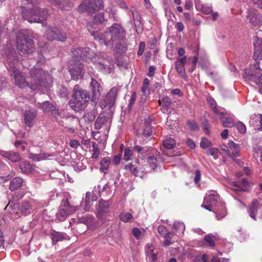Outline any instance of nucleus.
Wrapping results in <instances>:
<instances>
[{
  "label": "nucleus",
  "instance_id": "obj_1",
  "mask_svg": "<svg viewBox=\"0 0 262 262\" xmlns=\"http://www.w3.org/2000/svg\"><path fill=\"white\" fill-rule=\"evenodd\" d=\"M3 55L6 58L5 64L7 69L11 70L13 73L15 83L19 87L25 88L29 86L34 91H39L51 86L52 77L48 72L36 67L31 69L30 77L27 81L26 80L25 78L16 68L18 61L14 49L6 50Z\"/></svg>",
  "mask_w": 262,
  "mask_h": 262
},
{
  "label": "nucleus",
  "instance_id": "obj_2",
  "mask_svg": "<svg viewBox=\"0 0 262 262\" xmlns=\"http://www.w3.org/2000/svg\"><path fill=\"white\" fill-rule=\"evenodd\" d=\"M26 4L28 9L21 8L23 17L30 23H41L46 20L48 16V13L46 9H40L38 7L36 0H26Z\"/></svg>",
  "mask_w": 262,
  "mask_h": 262
},
{
  "label": "nucleus",
  "instance_id": "obj_3",
  "mask_svg": "<svg viewBox=\"0 0 262 262\" xmlns=\"http://www.w3.org/2000/svg\"><path fill=\"white\" fill-rule=\"evenodd\" d=\"M16 44L20 55L23 56L31 54L35 50L32 39L25 31H20L18 32Z\"/></svg>",
  "mask_w": 262,
  "mask_h": 262
},
{
  "label": "nucleus",
  "instance_id": "obj_4",
  "mask_svg": "<svg viewBox=\"0 0 262 262\" xmlns=\"http://www.w3.org/2000/svg\"><path fill=\"white\" fill-rule=\"evenodd\" d=\"M103 8L102 0H82L78 7V11L81 13L93 14Z\"/></svg>",
  "mask_w": 262,
  "mask_h": 262
},
{
  "label": "nucleus",
  "instance_id": "obj_5",
  "mask_svg": "<svg viewBox=\"0 0 262 262\" xmlns=\"http://www.w3.org/2000/svg\"><path fill=\"white\" fill-rule=\"evenodd\" d=\"M115 24H113L109 28L108 30L104 33L98 31L92 32V35L94 36L96 40H98L100 44H104L106 46H113L115 36Z\"/></svg>",
  "mask_w": 262,
  "mask_h": 262
},
{
  "label": "nucleus",
  "instance_id": "obj_6",
  "mask_svg": "<svg viewBox=\"0 0 262 262\" xmlns=\"http://www.w3.org/2000/svg\"><path fill=\"white\" fill-rule=\"evenodd\" d=\"M243 78L250 84L258 85L262 82V72L257 69H245Z\"/></svg>",
  "mask_w": 262,
  "mask_h": 262
},
{
  "label": "nucleus",
  "instance_id": "obj_7",
  "mask_svg": "<svg viewBox=\"0 0 262 262\" xmlns=\"http://www.w3.org/2000/svg\"><path fill=\"white\" fill-rule=\"evenodd\" d=\"M77 209V206H72L67 200H64L56 213V219L60 222L64 221L69 215L75 212Z\"/></svg>",
  "mask_w": 262,
  "mask_h": 262
},
{
  "label": "nucleus",
  "instance_id": "obj_8",
  "mask_svg": "<svg viewBox=\"0 0 262 262\" xmlns=\"http://www.w3.org/2000/svg\"><path fill=\"white\" fill-rule=\"evenodd\" d=\"M74 62H80L84 57L92 58L94 54L93 51L89 48H77L72 51Z\"/></svg>",
  "mask_w": 262,
  "mask_h": 262
},
{
  "label": "nucleus",
  "instance_id": "obj_9",
  "mask_svg": "<svg viewBox=\"0 0 262 262\" xmlns=\"http://www.w3.org/2000/svg\"><path fill=\"white\" fill-rule=\"evenodd\" d=\"M83 64L81 62L71 61L69 66V71L73 80H78L83 76Z\"/></svg>",
  "mask_w": 262,
  "mask_h": 262
},
{
  "label": "nucleus",
  "instance_id": "obj_10",
  "mask_svg": "<svg viewBox=\"0 0 262 262\" xmlns=\"http://www.w3.org/2000/svg\"><path fill=\"white\" fill-rule=\"evenodd\" d=\"M219 199V196L215 191L209 192L204 197L202 207L211 211V208L216 204Z\"/></svg>",
  "mask_w": 262,
  "mask_h": 262
},
{
  "label": "nucleus",
  "instance_id": "obj_11",
  "mask_svg": "<svg viewBox=\"0 0 262 262\" xmlns=\"http://www.w3.org/2000/svg\"><path fill=\"white\" fill-rule=\"evenodd\" d=\"M131 11L136 32L138 34H141L144 30L143 20L138 11L132 9Z\"/></svg>",
  "mask_w": 262,
  "mask_h": 262
},
{
  "label": "nucleus",
  "instance_id": "obj_12",
  "mask_svg": "<svg viewBox=\"0 0 262 262\" xmlns=\"http://www.w3.org/2000/svg\"><path fill=\"white\" fill-rule=\"evenodd\" d=\"M45 36L49 40H56L60 41H64L67 36L64 33H58L53 28H48L46 30Z\"/></svg>",
  "mask_w": 262,
  "mask_h": 262
},
{
  "label": "nucleus",
  "instance_id": "obj_13",
  "mask_svg": "<svg viewBox=\"0 0 262 262\" xmlns=\"http://www.w3.org/2000/svg\"><path fill=\"white\" fill-rule=\"evenodd\" d=\"M104 14L102 13H99L94 15L92 21L88 24V30L92 34L93 29H96L99 27V25H102L105 21Z\"/></svg>",
  "mask_w": 262,
  "mask_h": 262
},
{
  "label": "nucleus",
  "instance_id": "obj_14",
  "mask_svg": "<svg viewBox=\"0 0 262 262\" xmlns=\"http://www.w3.org/2000/svg\"><path fill=\"white\" fill-rule=\"evenodd\" d=\"M247 20L253 26H259L262 21L261 16L254 9H250L248 11Z\"/></svg>",
  "mask_w": 262,
  "mask_h": 262
},
{
  "label": "nucleus",
  "instance_id": "obj_15",
  "mask_svg": "<svg viewBox=\"0 0 262 262\" xmlns=\"http://www.w3.org/2000/svg\"><path fill=\"white\" fill-rule=\"evenodd\" d=\"M112 120V118L109 117L100 116L95 121V129H99L104 127L105 129H108L111 126Z\"/></svg>",
  "mask_w": 262,
  "mask_h": 262
},
{
  "label": "nucleus",
  "instance_id": "obj_16",
  "mask_svg": "<svg viewBox=\"0 0 262 262\" xmlns=\"http://www.w3.org/2000/svg\"><path fill=\"white\" fill-rule=\"evenodd\" d=\"M115 104V95L114 93V88H112L107 93L105 97L99 103V106L101 108H105L108 106L111 108Z\"/></svg>",
  "mask_w": 262,
  "mask_h": 262
},
{
  "label": "nucleus",
  "instance_id": "obj_17",
  "mask_svg": "<svg viewBox=\"0 0 262 262\" xmlns=\"http://www.w3.org/2000/svg\"><path fill=\"white\" fill-rule=\"evenodd\" d=\"M101 188L100 185H98L97 187H95L94 190L92 192H87L85 196V204L86 206H90V202L92 201H96L98 197H100L101 194Z\"/></svg>",
  "mask_w": 262,
  "mask_h": 262
},
{
  "label": "nucleus",
  "instance_id": "obj_18",
  "mask_svg": "<svg viewBox=\"0 0 262 262\" xmlns=\"http://www.w3.org/2000/svg\"><path fill=\"white\" fill-rule=\"evenodd\" d=\"M125 168L129 170L135 176H140L139 172H143L145 170L143 165L139 163V160H136L129 165H126Z\"/></svg>",
  "mask_w": 262,
  "mask_h": 262
},
{
  "label": "nucleus",
  "instance_id": "obj_19",
  "mask_svg": "<svg viewBox=\"0 0 262 262\" xmlns=\"http://www.w3.org/2000/svg\"><path fill=\"white\" fill-rule=\"evenodd\" d=\"M51 5L61 9H66L67 7H72L76 0H47Z\"/></svg>",
  "mask_w": 262,
  "mask_h": 262
},
{
  "label": "nucleus",
  "instance_id": "obj_20",
  "mask_svg": "<svg viewBox=\"0 0 262 262\" xmlns=\"http://www.w3.org/2000/svg\"><path fill=\"white\" fill-rule=\"evenodd\" d=\"M186 56H184L174 62L176 70L179 76L182 78H185V64L186 62Z\"/></svg>",
  "mask_w": 262,
  "mask_h": 262
},
{
  "label": "nucleus",
  "instance_id": "obj_21",
  "mask_svg": "<svg viewBox=\"0 0 262 262\" xmlns=\"http://www.w3.org/2000/svg\"><path fill=\"white\" fill-rule=\"evenodd\" d=\"M152 154L154 155L150 156L147 159V163L150 168L155 170L158 166L159 162L157 159H161V154L155 149H152Z\"/></svg>",
  "mask_w": 262,
  "mask_h": 262
},
{
  "label": "nucleus",
  "instance_id": "obj_22",
  "mask_svg": "<svg viewBox=\"0 0 262 262\" xmlns=\"http://www.w3.org/2000/svg\"><path fill=\"white\" fill-rule=\"evenodd\" d=\"M112 203L110 201H100L97 207V216L98 219H102L103 213L110 210V206Z\"/></svg>",
  "mask_w": 262,
  "mask_h": 262
},
{
  "label": "nucleus",
  "instance_id": "obj_23",
  "mask_svg": "<svg viewBox=\"0 0 262 262\" xmlns=\"http://www.w3.org/2000/svg\"><path fill=\"white\" fill-rule=\"evenodd\" d=\"M96 67L104 74L111 72L114 68L113 61L108 60H104L103 62H99L96 64Z\"/></svg>",
  "mask_w": 262,
  "mask_h": 262
},
{
  "label": "nucleus",
  "instance_id": "obj_24",
  "mask_svg": "<svg viewBox=\"0 0 262 262\" xmlns=\"http://www.w3.org/2000/svg\"><path fill=\"white\" fill-rule=\"evenodd\" d=\"M176 145V141L172 138H167L165 139L163 142V149L161 148V151L163 154L168 156L171 157L173 156V155L170 152L168 154L166 150L172 149Z\"/></svg>",
  "mask_w": 262,
  "mask_h": 262
},
{
  "label": "nucleus",
  "instance_id": "obj_25",
  "mask_svg": "<svg viewBox=\"0 0 262 262\" xmlns=\"http://www.w3.org/2000/svg\"><path fill=\"white\" fill-rule=\"evenodd\" d=\"M19 207V205L17 202H9L8 204L5 207V209L9 211L11 215V218L13 219H17L19 217V213L16 210Z\"/></svg>",
  "mask_w": 262,
  "mask_h": 262
},
{
  "label": "nucleus",
  "instance_id": "obj_26",
  "mask_svg": "<svg viewBox=\"0 0 262 262\" xmlns=\"http://www.w3.org/2000/svg\"><path fill=\"white\" fill-rule=\"evenodd\" d=\"M73 98L76 104H81L82 101H88L90 99L89 93L84 90L73 94Z\"/></svg>",
  "mask_w": 262,
  "mask_h": 262
},
{
  "label": "nucleus",
  "instance_id": "obj_27",
  "mask_svg": "<svg viewBox=\"0 0 262 262\" xmlns=\"http://www.w3.org/2000/svg\"><path fill=\"white\" fill-rule=\"evenodd\" d=\"M36 112L34 110H29L25 112L24 123L28 127H31L34 124V120L36 117Z\"/></svg>",
  "mask_w": 262,
  "mask_h": 262
},
{
  "label": "nucleus",
  "instance_id": "obj_28",
  "mask_svg": "<svg viewBox=\"0 0 262 262\" xmlns=\"http://www.w3.org/2000/svg\"><path fill=\"white\" fill-rule=\"evenodd\" d=\"M127 49V40L116 41V55L123 56Z\"/></svg>",
  "mask_w": 262,
  "mask_h": 262
},
{
  "label": "nucleus",
  "instance_id": "obj_29",
  "mask_svg": "<svg viewBox=\"0 0 262 262\" xmlns=\"http://www.w3.org/2000/svg\"><path fill=\"white\" fill-rule=\"evenodd\" d=\"M1 154L12 162H17L20 160V155L17 152L2 151Z\"/></svg>",
  "mask_w": 262,
  "mask_h": 262
},
{
  "label": "nucleus",
  "instance_id": "obj_30",
  "mask_svg": "<svg viewBox=\"0 0 262 262\" xmlns=\"http://www.w3.org/2000/svg\"><path fill=\"white\" fill-rule=\"evenodd\" d=\"M229 148L230 149V156L232 158L239 156L240 148L238 144L234 143L232 140H229L228 143Z\"/></svg>",
  "mask_w": 262,
  "mask_h": 262
},
{
  "label": "nucleus",
  "instance_id": "obj_31",
  "mask_svg": "<svg viewBox=\"0 0 262 262\" xmlns=\"http://www.w3.org/2000/svg\"><path fill=\"white\" fill-rule=\"evenodd\" d=\"M54 156V155L52 154H50L47 152L40 153L39 154L31 153L29 154V158L34 161H40L47 159H51V157Z\"/></svg>",
  "mask_w": 262,
  "mask_h": 262
},
{
  "label": "nucleus",
  "instance_id": "obj_32",
  "mask_svg": "<svg viewBox=\"0 0 262 262\" xmlns=\"http://www.w3.org/2000/svg\"><path fill=\"white\" fill-rule=\"evenodd\" d=\"M254 42V55H257L258 58H262V38H259L257 35L255 36Z\"/></svg>",
  "mask_w": 262,
  "mask_h": 262
},
{
  "label": "nucleus",
  "instance_id": "obj_33",
  "mask_svg": "<svg viewBox=\"0 0 262 262\" xmlns=\"http://www.w3.org/2000/svg\"><path fill=\"white\" fill-rule=\"evenodd\" d=\"M90 85L92 91L93 97L96 98L99 96L100 92L102 90L101 85L94 78L91 79Z\"/></svg>",
  "mask_w": 262,
  "mask_h": 262
},
{
  "label": "nucleus",
  "instance_id": "obj_34",
  "mask_svg": "<svg viewBox=\"0 0 262 262\" xmlns=\"http://www.w3.org/2000/svg\"><path fill=\"white\" fill-rule=\"evenodd\" d=\"M51 236L52 239V243L54 245H55L59 241L70 239L69 236L66 235V233L55 231H53L51 232Z\"/></svg>",
  "mask_w": 262,
  "mask_h": 262
},
{
  "label": "nucleus",
  "instance_id": "obj_35",
  "mask_svg": "<svg viewBox=\"0 0 262 262\" xmlns=\"http://www.w3.org/2000/svg\"><path fill=\"white\" fill-rule=\"evenodd\" d=\"M249 123L253 127H255L259 124L260 127L257 129L258 131H262V115L261 114H254L252 115L249 121Z\"/></svg>",
  "mask_w": 262,
  "mask_h": 262
},
{
  "label": "nucleus",
  "instance_id": "obj_36",
  "mask_svg": "<svg viewBox=\"0 0 262 262\" xmlns=\"http://www.w3.org/2000/svg\"><path fill=\"white\" fill-rule=\"evenodd\" d=\"M125 36V29L120 24L116 23V41L126 40Z\"/></svg>",
  "mask_w": 262,
  "mask_h": 262
},
{
  "label": "nucleus",
  "instance_id": "obj_37",
  "mask_svg": "<svg viewBox=\"0 0 262 262\" xmlns=\"http://www.w3.org/2000/svg\"><path fill=\"white\" fill-rule=\"evenodd\" d=\"M19 169L24 173H30L35 169V166L31 164L28 162H21L19 164Z\"/></svg>",
  "mask_w": 262,
  "mask_h": 262
},
{
  "label": "nucleus",
  "instance_id": "obj_38",
  "mask_svg": "<svg viewBox=\"0 0 262 262\" xmlns=\"http://www.w3.org/2000/svg\"><path fill=\"white\" fill-rule=\"evenodd\" d=\"M159 103L162 106V110L163 112L167 111V109L170 107L172 104V101L170 98L167 96H164L160 98Z\"/></svg>",
  "mask_w": 262,
  "mask_h": 262
},
{
  "label": "nucleus",
  "instance_id": "obj_39",
  "mask_svg": "<svg viewBox=\"0 0 262 262\" xmlns=\"http://www.w3.org/2000/svg\"><path fill=\"white\" fill-rule=\"evenodd\" d=\"M23 180L19 177L13 179L10 182L9 188L11 191L19 188L22 185Z\"/></svg>",
  "mask_w": 262,
  "mask_h": 262
},
{
  "label": "nucleus",
  "instance_id": "obj_40",
  "mask_svg": "<svg viewBox=\"0 0 262 262\" xmlns=\"http://www.w3.org/2000/svg\"><path fill=\"white\" fill-rule=\"evenodd\" d=\"M259 206V203L256 199H254L249 209V214L251 217L255 220V216Z\"/></svg>",
  "mask_w": 262,
  "mask_h": 262
},
{
  "label": "nucleus",
  "instance_id": "obj_41",
  "mask_svg": "<svg viewBox=\"0 0 262 262\" xmlns=\"http://www.w3.org/2000/svg\"><path fill=\"white\" fill-rule=\"evenodd\" d=\"M31 204L29 201L23 202L20 207L19 210L20 213L24 215H26L31 212Z\"/></svg>",
  "mask_w": 262,
  "mask_h": 262
},
{
  "label": "nucleus",
  "instance_id": "obj_42",
  "mask_svg": "<svg viewBox=\"0 0 262 262\" xmlns=\"http://www.w3.org/2000/svg\"><path fill=\"white\" fill-rule=\"evenodd\" d=\"M111 163V160L109 158H103L100 162V169L104 173L106 172L109 165Z\"/></svg>",
  "mask_w": 262,
  "mask_h": 262
},
{
  "label": "nucleus",
  "instance_id": "obj_43",
  "mask_svg": "<svg viewBox=\"0 0 262 262\" xmlns=\"http://www.w3.org/2000/svg\"><path fill=\"white\" fill-rule=\"evenodd\" d=\"M78 222L80 223L85 224L87 225H93V224L95 223V220L93 216L88 215L79 218Z\"/></svg>",
  "mask_w": 262,
  "mask_h": 262
},
{
  "label": "nucleus",
  "instance_id": "obj_44",
  "mask_svg": "<svg viewBox=\"0 0 262 262\" xmlns=\"http://www.w3.org/2000/svg\"><path fill=\"white\" fill-rule=\"evenodd\" d=\"M152 134L151 127L149 125H146L145 128L143 129L141 137L143 140H146L148 137H150Z\"/></svg>",
  "mask_w": 262,
  "mask_h": 262
},
{
  "label": "nucleus",
  "instance_id": "obj_45",
  "mask_svg": "<svg viewBox=\"0 0 262 262\" xmlns=\"http://www.w3.org/2000/svg\"><path fill=\"white\" fill-rule=\"evenodd\" d=\"M38 107L44 112H49L53 108V105L49 102L46 101L40 103Z\"/></svg>",
  "mask_w": 262,
  "mask_h": 262
},
{
  "label": "nucleus",
  "instance_id": "obj_46",
  "mask_svg": "<svg viewBox=\"0 0 262 262\" xmlns=\"http://www.w3.org/2000/svg\"><path fill=\"white\" fill-rule=\"evenodd\" d=\"M216 238L215 236H213L210 234L206 235L204 237V241L210 247H214L215 246L214 241L216 240Z\"/></svg>",
  "mask_w": 262,
  "mask_h": 262
},
{
  "label": "nucleus",
  "instance_id": "obj_47",
  "mask_svg": "<svg viewBox=\"0 0 262 262\" xmlns=\"http://www.w3.org/2000/svg\"><path fill=\"white\" fill-rule=\"evenodd\" d=\"M173 228L179 233H183L185 230V225L182 222H174L173 225Z\"/></svg>",
  "mask_w": 262,
  "mask_h": 262
},
{
  "label": "nucleus",
  "instance_id": "obj_48",
  "mask_svg": "<svg viewBox=\"0 0 262 262\" xmlns=\"http://www.w3.org/2000/svg\"><path fill=\"white\" fill-rule=\"evenodd\" d=\"M119 217L122 222L127 223L133 219V216L132 214L129 212H123L120 214Z\"/></svg>",
  "mask_w": 262,
  "mask_h": 262
},
{
  "label": "nucleus",
  "instance_id": "obj_49",
  "mask_svg": "<svg viewBox=\"0 0 262 262\" xmlns=\"http://www.w3.org/2000/svg\"><path fill=\"white\" fill-rule=\"evenodd\" d=\"M222 123L224 127H231L233 126L234 123L229 118L226 117H222L221 118Z\"/></svg>",
  "mask_w": 262,
  "mask_h": 262
},
{
  "label": "nucleus",
  "instance_id": "obj_50",
  "mask_svg": "<svg viewBox=\"0 0 262 262\" xmlns=\"http://www.w3.org/2000/svg\"><path fill=\"white\" fill-rule=\"evenodd\" d=\"M133 150L137 151L138 154L143 156L148 151V148L146 146L141 147L139 145H136L133 147Z\"/></svg>",
  "mask_w": 262,
  "mask_h": 262
},
{
  "label": "nucleus",
  "instance_id": "obj_51",
  "mask_svg": "<svg viewBox=\"0 0 262 262\" xmlns=\"http://www.w3.org/2000/svg\"><path fill=\"white\" fill-rule=\"evenodd\" d=\"M212 146V143L205 138H202L200 143V146L204 149L207 148L208 147Z\"/></svg>",
  "mask_w": 262,
  "mask_h": 262
},
{
  "label": "nucleus",
  "instance_id": "obj_52",
  "mask_svg": "<svg viewBox=\"0 0 262 262\" xmlns=\"http://www.w3.org/2000/svg\"><path fill=\"white\" fill-rule=\"evenodd\" d=\"M93 148V155L92 156V158H97L99 155V151L97 145L95 142L92 143Z\"/></svg>",
  "mask_w": 262,
  "mask_h": 262
},
{
  "label": "nucleus",
  "instance_id": "obj_53",
  "mask_svg": "<svg viewBox=\"0 0 262 262\" xmlns=\"http://www.w3.org/2000/svg\"><path fill=\"white\" fill-rule=\"evenodd\" d=\"M218 152H219V149L216 148H209L207 150V154L209 155L213 156L214 159H217Z\"/></svg>",
  "mask_w": 262,
  "mask_h": 262
},
{
  "label": "nucleus",
  "instance_id": "obj_54",
  "mask_svg": "<svg viewBox=\"0 0 262 262\" xmlns=\"http://www.w3.org/2000/svg\"><path fill=\"white\" fill-rule=\"evenodd\" d=\"M236 128L241 134H244L246 132L245 125L242 122H238L236 124Z\"/></svg>",
  "mask_w": 262,
  "mask_h": 262
},
{
  "label": "nucleus",
  "instance_id": "obj_55",
  "mask_svg": "<svg viewBox=\"0 0 262 262\" xmlns=\"http://www.w3.org/2000/svg\"><path fill=\"white\" fill-rule=\"evenodd\" d=\"M136 97H137V93H136V92H133L132 93V96H131V98H130V99L129 100V104H128V108H129V110H130L133 107V105H134V103H135V102L136 101Z\"/></svg>",
  "mask_w": 262,
  "mask_h": 262
},
{
  "label": "nucleus",
  "instance_id": "obj_56",
  "mask_svg": "<svg viewBox=\"0 0 262 262\" xmlns=\"http://www.w3.org/2000/svg\"><path fill=\"white\" fill-rule=\"evenodd\" d=\"M133 155V151L129 149L126 148L125 149L124 154V159L125 161H127L130 159V157Z\"/></svg>",
  "mask_w": 262,
  "mask_h": 262
},
{
  "label": "nucleus",
  "instance_id": "obj_57",
  "mask_svg": "<svg viewBox=\"0 0 262 262\" xmlns=\"http://www.w3.org/2000/svg\"><path fill=\"white\" fill-rule=\"evenodd\" d=\"M145 43L143 41H141L139 43V49L137 52V54L138 56H141L145 50Z\"/></svg>",
  "mask_w": 262,
  "mask_h": 262
},
{
  "label": "nucleus",
  "instance_id": "obj_58",
  "mask_svg": "<svg viewBox=\"0 0 262 262\" xmlns=\"http://www.w3.org/2000/svg\"><path fill=\"white\" fill-rule=\"evenodd\" d=\"M200 9L203 13L206 14L210 13L212 11L211 8L206 5H202Z\"/></svg>",
  "mask_w": 262,
  "mask_h": 262
},
{
  "label": "nucleus",
  "instance_id": "obj_59",
  "mask_svg": "<svg viewBox=\"0 0 262 262\" xmlns=\"http://www.w3.org/2000/svg\"><path fill=\"white\" fill-rule=\"evenodd\" d=\"M233 186L234 187V189L236 191H243L245 189L241 186L240 182L234 181L233 182Z\"/></svg>",
  "mask_w": 262,
  "mask_h": 262
},
{
  "label": "nucleus",
  "instance_id": "obj_60",
  "mask_svg": "<svg viewBox=\"0 0 262 262\" xmlns=\"http://www.w3.org/2000/svg\"><path fill=\"white\" fill-rule=\"evenodd\" d=\"M201 177V173L199 170H196L195 172V177L194 179V181L196 184H198L200 180Z\"/></svg>",
  "mask_w": 262,
  "mask_h": 262
},
{
  "label": "nucleus",
  "instance_id": "obj_61",
  "mask_svg": "<svg viewBox=\"0 0 262 262\" xmlns=\"http://www.w3.org/2000/svg\"><path fill=\"white\" fill-rule=\"evenodd\" d=\"M15 146L18 150L20 149L21 151H24L26 148L25 146L23 144V142L19 141H16L15 142Z\"/></svg>",
  "mask_w": 262,
  "mask_h": 262
},
{
  "label": "nucleus",
  "instance_id": "obj_62",
  "mask_svg": "<svg viewBox=\"0 0 262 262\" xmlns=\"http://www.w3.org/2000/svg\"><path fill=\"white\" fill-rule=\"evenodd\" d=\"M158 231L161 236H163L167 233V230L164 226H159L158 227Z\"/></svg>",
  "mask_w": 262,
  "mask_h": 262
},
{
  "label": "nucleus",
  "instance_id": "obj_63",
  "mask_svg": "<svg viewBox=\"0 0 262 262\" xmlns=\"http://www.w3.org/2000/svg\"><path fill=\"white\" fill-rule=\"evenodd\" d=\"M70 146L73 148L76 149L80 146L79 142L76 140H72L69 143Z\"/></svg>",
  "mask_w": 262,
  "mask_h": 262
},
{
  "label": "nucleus",
  "instance_id": "obj_64",
  "mask_svg": "<svg viewBox=\"0 0 262 262\" xmlns=\"http://www.w3.org/2000/svg\"><path fill=\"white\" fill-rule=\"evenodd\" d=\"M116 63L117 64V66H118L120 68L127 69V63L126 61H125L124 59L121 60V61H119V60H117V62H116Z\"/></svg>",
  "mask_w": 262,
  "mask_h": 262
}]
</instances>
